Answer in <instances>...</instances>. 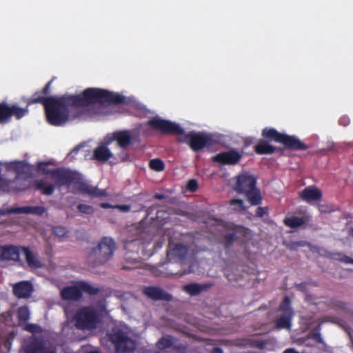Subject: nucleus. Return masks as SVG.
Masks as SVG:
<instances>
[{
	"mask_svg": "<svg viewBox=\"0 0 353 353\" xmlns=\"http://www.w3.org/2000/svg\"><path fill=\"white\" fill-rule=\"evenodd\" d=\"M37 94L30 99L28 104H43L48 123L60 126L68 121L70 110L86 108L95 103L103 104L104 90L90 88L79 94H64L59 97H36Z\"/></svg>",
	"mask_w": 353,
	"mask_h": 353,
	"instance_id": "1",
	"label": "nucleus"
},
{
	"mask_svg": "<svg viewBox=\"0 0 353 353\" xmlns=\"http://www.w3.org/2000/svg\"><path fill=\"white\" fill-rule=\"evenodd\" d=\"M147 125L162 134L177 135L179 142L188 144L196 152L215 143L210 134L194 131L185 133L179 124L168 120L154 117L148 121Z\"/></svg>",
	"mask_w": 353,
	"mask_h": 353,
	"instance_id": "2",
	"label": "nucleus"
},
{
	"mask_svg": "<svg viewBox=\"0 0 353 353\" xmlns=\"http://www.w3.org/2000/svg\"><path fill=\"white\" fill-rule=\"evenodd\" d=\"M50 177L58 188L63 186L69 188L72 184H74L77 190L83 194H88L92 197L106 196L105 190H100L81 181L79 174L69 169L63 168L53 169L50 172Z\"/></svg>",
	"mask_w": 353,
	"mask_h": 353,
	"instance_id": "3",
	"label": "nucleus"
},
{
	"mask_svg": "<svg viewBox=\"0 0 353 353\" xmlns=\"http://www.w3.org/2000/svg\"><path fill=\"white\" fill-rule=\"evenodd\" d=\"M234 190L239 194H243L252 205H259L262 203V196L256 188V178L248 173L239 174L236 177Z\"/></svg>",
	"mask_w": 353,
	"mask_h": 353,
	"instance_id": "4",
	"label": "nucleus"
},
{
	"mask_svg": "<svg viewBox=\"0 0 353 353\" xmlns=\"http://www.w3.org/2000/svg\"><path fill=\"white\" fill-rule=\"evenodd\" d=\"M115 250L114 240L111 237L104 236L97 246L91 250L88 255V261L93 266L104 264L112 257Z\"/></svg>",
	"mask_w": 353,
	"mask_h": 353,
	"instance_id": "5",
	"label": "nucleus"
},
{
	"mask_svg": "<svg viewBox=\"0 0 353 353\" xmlns=\"http://www.w3.org/2000/svg\"><path fill=\"white\" fill-rule=\"evenodd\" d=\"M262 136L264 139L281 143L283 145L285 148L290 150L303 151L309 148L307 145L302 142L296 136L281 133L272 128H265L262 130Z\"/></svg>",
	"mask_w": 353,
	"mask_h": 353,
	"instance_id": "6",
	"label": "nucleus"
},
{
	"mask_svg": "<svg viewBox=\"0 0 353 353\" xmlns=\"http://www.w3.org/2000/svg\"><path fill=\"white\" fill-rule=\"evenodd\" d=\"M108 340L112 343L115 353H133L136 345L134 341L121 329L115 327L106 335Z\"/></svg>",
	"mask_w": 353,
	"mask_h": 353,
	"instance_id": "7",
	"label": "nucleus"
},
{
	"mask_svg": "<svg viewBox=\"0 0 353 353\" xmlns=\"http://www.w3.org/2000/svg\"><path fill=\"white\" fill-rule=\"evenodd\" d=\"M76 327L81 330H92L100 323L98 312L91 307L81 308L75 315Z\"/></svg>",
	"mask_w": 353,
	"mask_h": 353,
	"instance_id": "8",
	"label": "nucleus"
},
{
	"mask_svg": "<svg viewBox=\"0 0 353 353\" xmlns=\"http://www.w3.org/2000/svg\"><path fill=\"white\" fill-rule=\"evenodd\" d=\"M278 310L281 312L274 321L277 329L291 330L292 321L294 315V310L291 306V300L289 296H285L279 306Z\"/></svg>",
	"mask_w": 353,
	"mask_h": 353,
	"instance_id": "9",
	"label": "nucleus"
},
{
	"mask_svg": "<svg viewBox=\"0 0 353 353\" xmlns=\"http://www.w3.org/2000/svg\"><path fill=\"white\" fill-rule=\"evenodd\" d=\"M28 113V107L20 108L17 104L8 105L0 103V123H7L12 117L20 119Z\"/></svg>",
	"mask_w": 353,
	"mask_h": 353,
	"instance_id": "10",
	"label": "nucleus"
},
{
	"mask_svg": "<svg viewBox=\"0 0 353 353\" xmlns=\"http://www.w3.org/2000/svg\"><path fill=\"white\" fill-rule=\"evenodd\" d=\"M134 138L133 132L130 130H118L108 136L105 138V143L106 145H110L112 141H115L119 147L125 149L133 143Z\"/></svg>",
	"mask_w": 353,
	"mask_h": 353,
	"instance_id": "11",
	"label": "nucleus"
},
{
	"mask_svg": "<svg viewBox=\"0 0 353 353\" xmlns=\"http://www.w3.org/2000/svg\"><path fill=\"white\" fill-rule=\"evenodd\" d=\"M48 346L43 337L32 336L26 341L23 350L24 353H45Z\"/></svg>",
	"mask_w": 353,
	"mask_h": 353,
	"instance_id": "12",
	"label": "nucleus"
},
{
	"mask_svg": "<svg viewBox=\"0 0 353 353\" xmlns=\"http://www.w3.org/2000/svg\"><path fill=\"white\" fill-rule=\"evenodd\" d=\"M143 293L153 301H171L173 299L172 294L168 293L159 286H147L143 290Z\"/></svg>",
	"mask_w": 353,
	"mask_h": 353,
	"instance_id": "13",
	"label": "nucleus"
},
{
	"mask_svg": "<svg viewBox=\"0 0 353 353\" xmlns=\"http://www.w3.org/2000/svg\"><path fill=\"white\" fill-rule=\"evenodd\" d=\"M241 157L239 152L231 150L217 154L212 157V160L223 165H236L239 162Z\"/></svg>",
	"mask_w": 353,
	"mask_h": 353,
	"instance_id": "14",
	"label": "nucleus"
},
{
	"mask_svg": "<svg viewBox=\"0 0 353 353\" xmlns=\"http://www.w3.org/2000/svg\"><path fill=\"white\" fill-rule=\"evenodd\" d=\"M188 254V248L182 243H169V248L167 251V258L170 261H181L185 259Z\"/></svg>",
	"mask_w": 353,
	"mask_h": 353,
	"instance_id": "15",
	"label": "nucleus"
},
{
	"mask_svg": "<svg viewBox=\"0 0 353 353\" xmlns=\"http://www.w3.org/2000/svg\"><path fill=\"white\" fill-rule=\"evenodd\" d=\"M322 197V191L315 185H309L299 192V198L307 203L319 201Z\"/></svg>",
	"mask_w": 353,
	"mask_h": 353,
	"instance_id": "16",
	"label": "nucleus"
},
{
	"mask_svg": "<svg viewBox=\"0 0 353 353\" xmlns=\"http://www.w3.org/2000/svg\"><path fill=\"white\" fill-rule=\"evenodd\" d=\"M21 248L13 245H0V261H20Z\"/></svg>",
	"mask_w": 353,
	"mask_h": 353,
	"instance_id": "17",
	"label": "nucleus"
},
{
	"mask_svg": "<svg viewBox=\"0 0 353 353\" xmlns=\"http://www.w3.org/2000/svg\"><path fill=\"white\" fill-rule=\"evenodd\" d=\"M12 291L16 297L27 299L31 296L33 292V286L29 281H20L13 285Z\"/></svg>",
	"mask_w": 353,
	"mask_h": 353,
	"instance_id": "18",
	"label": "nucleus"
},
{
	"mask_svg": "<svg viewBox=\"0 0 353 353\" xmlns=\"http://www.w3.org/2000/svg\"><path fill=\"white\" fill-rule=\"evenodd\" d=\"M45 212V209L41 206H24L17 208H10L6 210L1 211V214H42Z\"/></svg>",
	"mask_w": 353,
	"mask_h": 353,
	"instance_id": "19",
	"label": "nucleus"
},
{
	"mask_svg": "<svg viewBox=\"0 0 353 353\" xmlns=\"http://www.w3.org/2000/svg\"><path fill=\"white\" fill-rule=\"evenodd\" d=\"M124 249L132 254H138L141 249L144 248L143 242L139 234L123 240Z\"/></svg>",
	"mask_w": 353,
	"mask_h": 353,
	"instance_id": "20",
	"label": "nucleus"
},
{
	"mask_svg": "<svg viewBox=\"0 0 353 353\" xmlns=\"http://www.w3.org/2000/svg\"><path fill=\"white\" fill-rule=\"evenodd\" d=\"M60 294L61 299L66 301H79L82 297L78 282L75 285L64 287Z\"/></svg>",
	"mask_w": 353,
	"mask_h": 353,
	"instance_id": "21",
	"label": "nucleus"
},
{
	"mask_svg": "<svg viewBox=\"0 0 353 353\" xmlns=\"http://www.w3.org/2000/svg\"><path fill=\"white\" fill-rule=\"evenodd\" d=\"M108 145H106L105 140L103 143L98 145L93 150L92 159L100 162H105L112 157L113 154L108 148Z\"/></svg>",
	"mask_w": 353,
	"mask_h": 353,
	"instance_id": "22",
	"label": "nucleus"
},
{
	"mask_svg": "<svg viewBox=\"0 0 353 353\" xmlns=\"http://www.w3.org/2000/svg\"><path fill=\"white\" fill-rule=\"evenodd\" d=\"M213 284L211 283H192L190 284L185 285L182 290L185 293L188 294L189 295L194 296H197L199 294H201L202 292L207 291L209 290L211 287H212Z\"/></svg>",
	"mask_w": 353,
	"mask_h": 353,
	"instance_id": "23",
	"label": "nucleus"
},
{
	"mask_svg": "<svg viewBox=\"0 0 353 353\" xmlns=\"http://www.w3.org/2000/svg\"><path fill=\"white\" fill-rule=\"evenodd\" d=\"M311 221V216L305 214L301 217L292 216L286 217L283 220V223L288 228L296 229L306 225Z\"/></svg>",
	"mask_w": 353,
	"mask_h": 353,
	"instance_id": "24",
	"label": "nucleus"
},
{
	"mask_svg": "<svg viewBox=\"0 0 353 353\" xmlns=\"http://www.w3.org/2000/svg\"><path fill=\"white\" fill-rule=\"evenodd\" d=\"M20 248L25 255L26 261L30 268L37 269L42 267L41 262L29 248L21 246Z\"/></svg>",
	"mask_w": 353,
	"mask_h": 353,
	"instance_id": "25",
	"label": "nucleus"
},
{
	"mask_svg": "<svg viewBox=\"0 0 353 353\" xmlns=\"http://www.w3.org/2000/svg\"><path fill=\"white\" fill-rule=\"evenodd\" d=\"M276 148L270 145L264 139H259L257 144L254 145V152L257 154H271L276 150Z\"/></svg>",
	"mask_w": 353,
	"mask_h": 353,
	"instance_id": "26",
	"label": "nucleus"
},
{
	"mask_svg": "<svg viewBox=\"0 0 353 353\" xmlns=\"http://www.w3.org/2000/svg\"><path fill=\"white\" fill-rule=\"evenodd\" d=\"M125 102V97L119 94H114L104 90L103 103L122 104Z\"/></svg>",
	"mask_w": 353,
	"mask_h": 353,
	"instance_id": "27",
	"label": "nucleus"
},
{
	"mask_svg": "<svg viewBox=\"0 0 353 353\" xmlns=\"http://www.w3.org/2000/svg\"><path fill=\"white\" fill-rule=\"evenodd\" d=\"M8 169L14 171L17 176H20L27 172L28 165L23 161H14L10 163Z\"/></svg>",
	"mask_w": 353,
	"mask_h": 353,
	"instance_id": "28",
	"label": "nucleus"
},
{
	"mask_svg": "<svg viewBox=\"0 0 353 353\" xmlns=\"http://www.w3.org/2000/svg\"><path fill=\"white\" fill-rule=\"evenodd\" d=\"M78 285L81 293L83 292L89 295H96L100 292L98 288H95L86 281H79Z\"/></svg>",
	"mask_w": 353,
	"mask_h": 353,
	"instance_id": "29",
	"label": "nucleus"
},
{
	"mask_svg": "<svg viewBox=\"0 0 353 353\" xmlns=\"http://www.w3.org/2000/svg\"><path fill=\"white\" fill-rule=\"evenodd\" d=\"M35 188L37 190H41L42 194L45 195H51L54 191V186L53 185H46L43 181H39L35 183Z\"/></svg>",
	"mask_w": 353,
	"mask_h": 353,
	"instance_id": "30",
	"label": "nucleus"
},
{
	"mask_svg": "<svg viewBox=\"0 0 353 353\" xmlns=\"http://www.w3.org/2000/svg\"><path fill=\"white\" fill-rule=\"evenodd\" d=\"M236 239V232H228L223 236L221 243L223 244L225 248H229L232 246Z\"/></svg>",
	"mask_w": 353,
	"mask_h": 353,
	"instance_id": "31",
	"label": "nucleus"
},
{
	"mask_svg": "<svg viewBox=\"0 0 353 353\" xmlns=\"http://www.w3.org/2000/svg\"><path fill=\"white\" fill-rule=\"evenodd\" d=\"M17 318L19 323H25L30 319V311L27 306H21L18 308L17 312Z\"/></svg>",
	"mask_w": 353,
	"mask_h": 353,
	"instance_id": "32",
	"label": "nucleus"
},
{
	"mask_svg": "<svg viewBox=\"0 0 353 353\" xmlns=\"http://www.w3.org/2000/svg\"><path fill=\"white\" fill-rule=\"evenodd\" d=\"M172 339L171 338V336H168L161 338L157 343V347L160 350H164L172 347Z\"/></svg>",
	"mask_w": 353,
	"mask_h": 353,
	"instance_id": "33",
	"label": "nucleus"
},
{
	"mask_svg": "<svg viewBox=\"0 0 353 353\" xmlns=\"http://www.w3.org/2000/svg\"><path fill=\"white\" fill-rule=\"evenodd\" d=\"M150 168L156 172H162L165 170L164 162L160 159H154L150 161Z\"/></svg>",
	"mask_w": 353,
	"mask_h": 353,
	"instance_id": "34",
	"label": "nucleus"
},
{
	"mask_svg": "<svg viewBox=\"0 0 353 353\" xmlns=\"http://www.w3.org/2000/svg\"><path fill=\"white\" fill-rule=\"evenodd\" d=\"M230 205L236 212H243L246 210L244 202L242 199H233L230 201Z\"/></svg>",
	"mask_w": 353,
	"mask_h": 353,
	"instance_id": "35",
	"label": "nucleus"
},
{
	"mask_svg": "<svg viewBox=\"0 0 353 353\" xmlns=\"http://www.w3.org/2000/svg\"><path fill=\"white\" fill-rule=\"evenodd\" d=\"M52 81V80H51L49 82H48L41 92H35L32 96V97H30V98L28 99L27 100H26V102L27 103V105L26 107L28 108V106L31 105V104H28V101H30V99L33 98L34 97V95H36L37 94H38L36 97H39V96L42 97L41 94H43V95L49 94L50 92V85H51ZM43 97H44V96H43ZM48 97H45V98H48Z\"/></svg>",
	"mask_w": 353,
	"mask_h": 353,
	"instance_id": "36",
	"label": "nucleus"
},
{
	"mask_svg": "<svg viewBox=\"0 0 353 353\" xmlns=\"http://www.w3.org/2000/svg\"><path fill=\"white\" fill-rule=\"evenodd\" d=\"M333 256L334 259L339 260L341 262H343L346 264H353V259L341 252L335 253L333 254Z\"/></svg>",
	"mask_w": 353,
	"mask_h": 353,
	"instance_id": "37",
	"label": "nucleus"
},
{
	"mask_svg": "<svg viewBox=\"0 0 353 353\" xmlns=\"http://www.w3.org/2000/svg\"><path fill=\"white\" fill-rule=\"evenodd\" d=\"M77 208L79 212L85 214H92L94 212L92 206L86 204H79Z\"/></svg>",
	"mask_w": 353,
	"mask_h": 353,
	"instance_id": "38",
	"label": "nucleus"
},
{
	"mask_svg": "<svg viewBox=\"0 0 353 353\" xmlns=\"http://www.w3.org/2000/svg\"><path fill=\"white\" fill-rule=\"evenodd\" d=\"M317 208L321 214H329L334 212L333 207L327 203H319Z\"/></svg>",
	"mask_w": 353,
	"mask_h": 353,
	"instance_id": "39",
	"label": "nucleus"
},
{
	"mask_svg": "<svg viewBox=\"0 0 353 353\" xmlns=\"http://www.w3.org/2000/svg\"><path fill=\"white\" fill-rule=\"evenodd\" d=\"M24 330L32 334L40 333L42 332L41 327L39 325L34 323L27 324L25 326Z\"/></svg>",
	"mask_w": 353,
	"mask_h": 353,
	"instance_id": "40",
	"label": "nucleus"
},
{
	"mask_svg": "<svg viewBox=\"0 0 353 353\" xmlns=\"http://www.w3.org/2000/svg\"><path fill=\"white\" fill-rule=\"evenodd\" d=\"M52 230L53 233L59 237H63L68 234L67 229L63 226H55Z\"/></svg>",
	"mask_w": 353,
	"mask_h": 353,
	"instance_id": "41",
	"label": "nucleus"
},
{
	"mask_svg": "<svg viewBox=\"0 0 353 353\" xmlns=\"http://www.w3.org/2000/svg\"><path fill=\"white\" fill-rule=\"evenodd\" d=\"M186 188L192 192H194L198 189V182L196 179H190L188 181Z\"/></svg>",
	"mask_w": 353,
	"mask_h": 353,
	"instance_id": "42",
	"label": "nucleus"
},
{
	"mask_svg": "<svg viewBox=\"0 0 353 353\" xmlns=\"http://www.w3.org/2000/svg\"><path fill=\"white\" fill-rule=\"evenodd\" d=\"M269 208L268 207H258L256 210V216L258 217H263L265 215H268Z\"/></svg>",
	"mask_w": 353,
	"mask_h": 353,
	"instance_id": "43",
	"label": "nucleus"
},
{
	"mask_svg": "<svg viewBox=\"0 0 353 353\" xmlns=\"http://www.w3.org/2000/svg\"><path fill=\"white\" fill-rule=\"evenodd\" d=\"M48 165L49 163L47 162H41L38 165V168L40 171L43 172V173L50 175V172L52 170H49L47 168Z\"/></svg>",
	"mask_w": 353,
	"mask_h": 353,
	"instance_id": "44",
	"label": "nucleus"
},
{
	"mask_svg": "<svg viewBox=\"0 0 353 353\" xmlns=\"http://www.w3.org/2000/svg\"><path fill=\"white\" fill-rule=\"evenodd\" d=\"M91 348V345H86L81 347V352L83 353H101L99 349L97 348L93 350H89Z\"/></svg>",
	"mask_w": 353,
	"mask_h": 353,
	"instance_id": "45",
	"label": "nucleus"
},
{
	"mask_svg": "<svg viewBox=\"0 0 353 353\" xmlns=\"http://www.w3.org/2000/svg\"><path fill=\"white\" fill-rule=\"evenodd\" d=\"M114 208L118 209L121 212H128L130 210L131 206L130 205H115Z\"/></svg>",
	"mask_w": 353,
	"mask_h": 353,
	"instance_id": "46",
	"label": "nucleus"
},
{
	"mask_svg": "<svg viewBox=\"0 0 353 353\" xmlns=\"http://www.w3.org/2000/svg\"><path fill=\"white\" fill-rule=\"evenodd\" d=\"M339 123L344 127L347 126L350 123V119L347 117H342L339 120Z\"/></svg>",
	"mask_w": 353,
	"mask_h": 353,
	"instance_id": "47",
	"label": "nucleus"
},
{
	"mask_svg": "<svg viewBox=\"0 0 353 353\" xmlns=\"http://www.w3.org/2000/svg\"><path fill=\"white\" fill-rule=\"evenodd\" d=\"M188 272L186 271L181 272V273H174V272H166L164 273L162 276H170L172 275H178V276H182L185 274H186Z\"/></svg>",
	"mask_w": 353,
	"mask_h": 353,
	"instance_id": "48",
	"label": "nucleus"
},
{
	"mask_svg": "<svg viewBox=\"0 0 353 353\" xmlns=\"http://www.w3.org/2000/svg\"><path fill=\"white\" fill-rule=\"evenodd\" d=\"M45 353H57V351L55 347L49 345Z\"/></svg>",
	"mask_w": 353,
	"mask_h": 353,
	"instance_id": "49",
	"label": "nucleus"
},
{
	"mask_svg": "<svg viewBox=\"0 0 353 353\" xmlns=\"http://www.w3.org/2000/svg\"><path fill=\"white\" fill-rule=\"evenodd\" d=\"M153 198L154 199L162 200V199H164L165 198V196L164 194H163L156 193L153 196Z\"/></svg>",
	"mask_w": 353,
	"mask_h": 353,
	"instance_id": "50",
	"label": "nucleus"
},
{
	"mask_svg": "<svg viewBox=\"0 0 353 353\" xmlns=\"http://www.w3.org/2000/svg\"><path fill=\"white\" fill-rule=\"evenodd\" d=\"M101 207L104 209H108V208H114V205H111L108 203H101Z\"/></svg>",
	"mask_w": 353,
	"mask_h": 353,
	"instance_id": "51",
	"label": "nucleus"
},
{
	"mask_svg": "<svg viewBox=\"0 0 353 353\" xmlns=\"http://www.w3.org/2000/svg\"><path fill=\"white\" fill-rule=\"evenodd\" d=\"M223 350L219 347H214L212 349L211 353H223Z\"/></svg>",
	"mask_w": 353,
	"mask_h": 353,
	"instance_id": "52",
	"label": "nucleus"
},
{
	"mask_svg": "<svg viewBox=\"0 0 353 353\" xmlns=\"http://www.w3.org/2000/svg\"><path fill=\"white\" fill-rule=\"evenodd\" d=\"M283 353H299V352L294 348H288V349L285 350Z\"/></svg>",
	"mask_w": 353,
	"mask_h": 353,
	"instance_id": "53",
	"label": "nucleus"
},
{
	"mask_svg": "<svg viewBox=\"0 0 353 353\" xmlns=\"http://www.w3.org/2000/svg\"><path fill=\"white\" fill-rule=\"evenodd\" d=\"M82 146L81 145H79L76 147H74L73 148V150H72V152H75V153H77L78 151L80 150V148H81Z\"/></svg>",
	"mask_w": 353,
	"mask_h": 353,
	"instance_id": "54",
	"label": "nucleus"
},
{
	"mask_svg": "<svg viewBox=\"0 0 353 353\" xmlns=\"http://www.w3.org/2000/svg\"><path fill=\"white\" fill-rule=\"evenodd\" d=\"M348 234L353 238V227L349 229Z\"/></svg>",
	"mask_w": 353,
	"mask_h": 353,
	"instance_id": "55",
	"label": "nucleus"
},
{
	"mask_svg": "<svg viewBox=\"0 0 353 353\" xmlns=\"http://www.w3.org/2000/svg\"><path fill=\"white\" fill-rule=\"evenodd\" d=\"M162 243L161 242H157L155 243V245L157 247V248H161L162 247Z\"/></svg>",
	"mask_w": 353,
	"mask_h": 353,
	"instance_id": "56",
	"label": "nucleus"
},
{
	"mask_svg": "<svg viewBox=\"0 0 353 353\" xmlns=\"http://www.w3.org/2000/svg\"><path fill=\"white\" fill-rule=\"evenodd\" d=\"M125 259H132L133 261H137V257H132V256H125Z\"/></svg>",
	"mask_w": 353,
	"mask_h": 353,
	"instance_id": "57",
	"label": "nucleus"
},
{
	"mask_svg": "<svg viewBox=\"0 0 353 353\" xmlns=\"http://www.w3.org/2000/svg\"><path fill=\"white\" fill-rule=\"evenodd\" d=\"M314 338L316 340H320V339H321V336H320V334H314Z\"/></svg>",
	"mask_w": 353,
	"mask_h": 353,
	"instance_id": "58",
	"label": "nucleus"
},
{
	"mask_svg": "<svg viewBox=\"0 0 353 353\" xmlns=\"http://www.w3.org/2000/svg\"><path fill=\"white\" fill-rule=\"evenodd\" d=\"M225 274L226 275V277L228 279V280H230V281L232 280V279L230 277V274H228L226 272H225Z\"/></svg>",
	"mask_w": 353,
	"mask_h": 353,
	"instance_id": "59",
	"label": "nucleus"
},
{
	"mask_svg": "<svg viewBox=\"0 0 353 353\" xmlns=\"http://www.w3.org/2000/svg\"><path fill=\"white\" fill-rule=\"evenodd\" d=\"M151 211H152V208H148L147 209V210H146L147 214H149L151 212Z\"/></svg>",
	"mask_w": 353,
	"mask_h": 353,
	"instance_id": "60",
	"label": "nucleus"
}]
</instances>
